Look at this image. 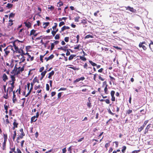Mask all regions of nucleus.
Wrapping results in <instances>:
<instances>
[{
	"mask_svg": "<svg viewBox=\"0 0 153 153\" xmlns=\"http://www.w3.org/2000/svg\"><path fill=\"white\" fill-rule=\"evenodd\" d=\"M143 44L146 45V42H140L139 45V46L140 48H142L145 51L146 50L147 48Z\"/></svg>",
	"mask_w": 153,
	"mask_h": 153,
	"instance_id": "obj_1",
	"label": "nucleus"
},
{
	"mask_svg": "<svg viewBox=\"0 0 153 153\" xmlns=\"http://www.w3.org/2000/svg\"><path fill=\"white\" fill-rule=\"evenodd\" d=\"M85 79V78L84 76L81 77L80 78H78L76 79L74 81V83H76L79 82L80 81H83Z\"/></svg>",
	"mask_w": 153,
	"mask_h": 153,
	"instance_id": "obj_2",
	"label": "nucleus"
},
{
	"mask_svg": "<svg viewBox=\"0 0 153 153\" xmlns=\"http://www.w3.org/2000/svg\"><path fill=\"white\" fill-rule=\"evenodd\" d=\"M33 83H31V87H30V90L29 91V92H28V93H27V94L25 96V97H27L29 94H30V93H31V91H32V90L33 89Z\"/></svg>",
	"mask_w": 153,
	"mask_h": 153,
	"instance_id": "obj_3",
	"label": "nucleus"
},
{
	"mask_svg": "<svg viewBox=\"0 0 153 153\" xmlns=\"http://www.w3.org/2000/svg\"><path fill=\"white\" fill-rule=\"evenodd\" d=\"M126 10H128L131 12H135L136 11L133 8L129 6L127 7H126Z\"/></svg>",
	"mask_w": 153,
	"mask_h": 153,
	"instance_id": "obj_4",
	"label": "nucleus"
},
{
	"mask_svg": "<svg viewBox=\"0 0 153 153\" xmlns=\"http://www.w3.org/2000/svg\"><path fill=\"white\" fill-rule=\"evenodd\" d=\"M25 26L28 28H29L31 27V24L29 22H25L24 23Z\"/></svg>",
	"mask_w": 153,
	"mask_h": 153,
	"instance_id": "obj_5",
	"label": "nucleus"
},
{
	"mask_svg": "<svg viewBox=\"0 0 153 153\" xmlns=\"http://www.w3.org/2000/svg\"><path fill=\"white\" fill-rule=\"evenodd\" d=\"M54 71H52L49 74V76L48 78L50 79L51 78V76L54 75Z\"/></svg>",
	"mask_w": 153,
	"mask_h": 153,
	"instance_id": "obj_6",
	"label": "nucleus"
},
{
	"mask_svg": "<svg viewBox=\"0 0 153 153\" xmlns=\"http://www.w3.org/2000/svg\"><path fill=\"white\" fill-rule=\"evenodd\" d=\"M3 80L4 82H5L6 80L8 79L7 76L5 74H3Z\"/></svg>",
	"mask_w": 153,
	"mask_h": 153,
	"instance_id": "obj_7",
	"label": "nucleus"
},
{
	"mask_svg": "<svg viewBox=\"0 0 153 153\" xmlns=\"http://www.w3.org/2000/svg\"><path fill=\"white\" fill-rule=\"evenodd\" d=\"M36 117H35V116H34L31 118L30 122L31 123L36 121L37 119H36Z\"/></svg>",
	"mask_w": 153,
	"mask_h": 153,
	"instance_id": "obj_8",
	"label": "nucleus"
},
{
	"mask_svg": "<svg viewBox=\"0 0 153 153\" xmlns=\"http://www.w3.org/2000/svg\"><path fill=\"white\" fill-rule=\"evenodd\" d=\"M36 82H37L38 83H39V80L37 79L36 77H35L33 80V82H31V83H33V85H34V83Z\"/></svg>",
	"mask_w": 153,
	"mask_h": 153,
	"instance_id": "obj_9",
	"label": "nucleus"
},
{
	"mask_svg": "<svg viewBox=\"0 0 153 153\" xmlns=\"http://www.w3.org/2000/svg\"><path fill=\"white\" fill-rule=\"evenodd\" d=\"M16 65H15L14 69L10 73L11 74H14V73H16V72L17 71V70L16 69Z\"/></svg>",
	"mask_w": 153,
	"mask_h": 153,
	"instance_id": "obj_10",
	"label": "nucleus"
},
{
	"mask_svg": "<svg viewBox=\"0 0 153 153\" xmlns=\"http://www.w3.org/2000/svg\"><path fill=\"white\" fill-rule=\"evenodd\" d=\"M16 76V74H14L13 75H10V77L12 82H15L16 80L15 76Z\"/></svg>",
	"mask_w": 153,
	"mask_h": 153,
	"instance_id": "obj_11",
	"label": "nucleus"
},
{
	"mask_svg": "<svg viewBox=\"0 0 153 153\" xmlns=\"http://www.w3.org/2000/svg\"><path fill=\"white\" fill-rule=\"evenodd\" d=\"M70 29V27L68 26H64L62 27V31H64L66 29Z\"/></svg>",
	"mask_w": 153,
	"mask_h": 153,
	"instance_id": "obj_12",
	"label": "nucleus"
},
{
	"mask_svg": "<svg viewBox=\"0 0 153 153\" xmlns=\"http://www.w3.org/2000/svg\"><path fill=\"white\" fill-rule=\"evenodd\" d=\"M76 56V55L71 54L69 57L68 60H71L72 59H73V58Z\"/></svg>",
	"mask_w": 153,
	"mask_h": 153,
	"instance_id": "obj_13",
	"label": "nucleus"
},
{
	"mask_svg": "<svg viewBox=\"0 0 153 153\" xmlns=\"http://www.w3.org/2000/svg\"><path fill=\"white\" fill-rule=\"evenodd\" d=\"M16 120L15 119L14 120V122L13 123V125L14 127H16V128H17L18 127V123L16 122Z\"/></svg>",
	"mask_w": 153,
	"mask_h": 153,
	"instance_id": "obj_14",
	"label": "nucleus"
},
{
	"mask_svg": "<svg viewBox=\"0 0 153 153\" xmlns=\"http://www.w3.org/2000/svg\"><path fill=\"white\" fill-rule=\"evenodd\" d=\"M14 88V86H11V87H9L8 88V91H9V92H12L13 91Z\"/></svg>",
	"mask_w": 153,
	"mask_h": 153,
	"instance_id": "obj_15",
	"label": "nucleus"
},
{
	"mask_svg": "<svg viewBox=\"0 0 153 153\" xmlns=\"http://www.w3.org/2000/svg\"><path fill=\"white\" fill-rule=\"evenodd\" d=\"M12 100L13 103H15V102L17 101L16 98V95L15 94H14V95H13Z\"/></svg>",
	"mask_w": 153,
	"mask_h": 153,
	"instance_id": "obj_16",
	"label": "nucleus"
},
{
	"mask_svg": "<svg viewBox=\"0 0 153 153\" xmlns=\"http://www.w3.org/2000/svg\"><path fill=\"white\" fill-rule=\"evenodd\" d=\"M50 23L49 22H44L43 23V25H45L44 26V28H46L49 25Z\"/></svg>",
	"mask_w": 153,
	"mask_h": 153,
	"instance_id": "obj_17",
	"label": "nucleus"
},
{
	"mask_svg": "<svg viewBox=\"0 0 153 153\" xmlns=\"http://www.w3.org/2000/svg\"><path fill=\"white\" fill-rule=\"evenodd\" d=\"M13 6V4L10 3H8L6 7L8 8H10L12 7Z\"/></svg>",
	"mask_w": 153,
	"mask_h": 153,
	"instance_id": "obj_18",
	"label": "nucleus"
},
{
	"mask_svg": "<svg viewBox=\"0 0 153 153\" xmlns=\"http://www.w3.org/2000/svg\"><path fill=\"white\" fill-rule=\"evenodd\" d=\"M126 147L125 146H123L122 147V152L123 153H124L126 149Z\"/></svg>",
	"mask_w": 153,
	"mask_h": 153,
	"instance_id": "obj_19",
	"label": "nucleus"
},
{
	"mask_svg": "<svg viewBox=\"0 0 153 153\" xmlns=\"http://www.w3.org/2000/svg\"><path fill=\"white\" fill-rule=\"evenodd\" d=\"M79 59L83 61H85L86 60V58L84 56H80Z\"/></svg>",
	"mask_w": 153,
	"mask_h": 153,
	"instance_id": "obj_20",
	"label": "nucleus"
},
{
	"mask_svg": "<svg viewBox=\"0 0 153 153\" xmlns=\"http://www.w3.org/2000/svg\"><path fill=\"white\" fill-rule=\"evenodd\" d=\"M36 31V30H35L33 29L30 32V35L31 36L32 35H33V34H34L35 33Z\"/></svg>",
	"mask_w": 153,
	"mask_h": 153,
	"instance_id": "obj_21",
	"label": "nucleus"
},
{
	"mask_svg": "<svg viewBox=\"0 0 153 153\" xmlns=\"http://www.w3.org/2000/svg\"><path fill=\"white\" fill-rule=\"evenodd\" d=\"M89 63L93 66H97V64L94 62H93L92 61L89 60Z\"/></svg>",
	"mask_w": 153,
	"mask_h": 153,
	"instance_id": "obj_22",
	"label": "nucleus"
},
{
	"mask_svg": "<svg viewBox=\"0 0 153 153\" xmlns=\"http://www.w3.org/2000/svg\"><path fill=\"white\" fill-rule=\"evenodd\" d=\"M16 129L14 132V134H13V141L15 139V138L16 135Z\"/></svg>",
	"mask_w": 153,
	"mask_h": 153,
	"instance_id": "obj_23",
	"label": "nucleus"
},
{
	"mask_svg": "<svg viewBox=\"0 0 153 153\" xmlns=\"http://www.w3.org/2000/svg\"><path fill=\"white\" fill-rule=\"evenodd\" d=\"M15 16V14L13 13H11L9 15V18L10 19L11 18H13Z\"/></svg>",
	"mask_w": 153,
	"mask_h": 153,
	"instance_id": "obj_24",
	"label": "nucleus"
},
{
	"mask_svg": "<svg viewBox=\"0 0 153 153\" xmlns=\"http://www.w3.org/2000/svg\"><path fill=\"white\" fill-rule=\"evenodd\" d=\"M90 38H93V36L90 34L88 35L85 36V39H88Z\"/></svg>",
	"mask_w": 153,
	"mask_h": 153,
	"instance_id": "obj_25",
	"label": "nucleus"
},
{
	"mask_svg": "<svg viewBox=\"0 0 153 153\" xmlns=\"http://www.w3.org/2000/svg\"><path fill=\"white\" fill-rule=\"evenodd\" d=\"M15 146H14L13 148H11V147H10V149L11 150V151H12L13 152L15 153H16L17 152L16 151H15Z\"/></svg>",
	"mask_w": 153,
	"mask_h": 153,
	"instance_id": "obj_26",
	"label": "nucleus"
},
{
	"mask_svg": "<svg viewBox=\"0 0 153 153\" xmlns=\"http://www.w3.org/2000/svg\"><path fill=\"white\" fill-rule=\"evenodd\" d=\"M57 6L58 7H61V6H62L63 5V3L62 1H60L59 2L57 3Z\"/></svg>",
	"mask_w": 153,
	"mask_h": 153,
	"instance_id": "obj_27",
	"label": "nucleus"
},
{
	"mask_svg": "<svg viewBox=\"0 0 153 153\" xmlns=\"http://www.w3.org/2000/svg\"><path fill=\"white\" fill-rule=\"evenodd\" d=\"M16 41H18L19 42H20L21 43L23 42L22 41H20L18 40H16L13 42V45L14 47L15 46H16L15 43V42H16Z\"/></svg>",
	"mask_w": 153,
	"mask_h": 153,
	"instance_id": "obj_28",
	"label": "nucleus"
},
{
	"mask_svg": "<svg viewBox=\"0 0 153 153\" xmlns=\"http://www.w3.org/2000/svg\"><path fill=\"white\" fill-rule=\"evenodd\" d=\"M41 85H39L38 86L35 85L34 87V89L35 90H36L38 88H41Z\"/></svg>",
	"mask_w": 153,
	"mask_h": 153,
	"instance_id": "obj_29",
	"label": "nucleus"
},
{
	"mask_svg": "<svg viewBox=\"0 0 153 153\" xmlns=\"http://www.w3.org/2000/svg\"><path fill=\"white\" fill-rule=\"evenodd\" d=\"M7 47L4 50V51L5 52V53L6 55H7L10 53V51H6V50L7 49Z\"/></svg>",
	"mask_w": 153,
	"mask_h": 153,
	"instance_id": "obj_30",
	"label": "nucleus"
},
{
	"mask_svg": "<svg viewBox=\"0 0 153 153\" xmlns=\"http://www.w3.org/2000/svg\"><path fill=\"white\" fill-rule=\"evenodd\" d=\"M47 71L46 70H45L43 72H42L41 74V75L42 76H44L45 74H46V73H47Z\"/></svg>",
	"mask_w": 153,
	"mask_h": 153,
	"instance_id": "obj_31",
	"label": "nucleus"
},
{
	"mask_svg": "<svg viewBox=\"0 0 153 153\" xmlns=\"http://www.w3.org/2000/svg\"><path fill=\"white\" fill-rule=\"evenodd\" d=\"M59 36H60V34H56V35L55 36V39H59V37H60Z\"/></svg>",
	"mask_w": 153,
	"mask_h": 153,
	"instance_id": "obj_32",
	"label": "nucleus"
},
{
	"mask_svg": "<svg viewBox=\"0 0 153 153\" xmlns=\"http://www.w3.org/2000/svg\"><path fill=\"white\" fill-rule=\"evenodd\" d=\"M54 57V56L53 55V54H52L51 55L49 56L48 57V58L49 60L51 59H53V58Z\"/></svg>",
	"mask_w": 153,
	"mask_h": 153,
	"instance_id": "obj_33",
	"label": "nucleus"
},
{
	"mask_svg": "<svg viewBox=\"0 0 153 153\" xmlns=\"http://www.w3.org/2000/svg\"><path fill=\"white\" fill-rule=\"evenodd\" d=\"M108 86V85H106V86H105V88H104V92H105V93L106 94H108V92H107V91H108V88H107V86Z\"/></svg>",
	"mask_w": 153,
	"mask_h": 153,
	"instance_id": "obj_34",
	"label": "nucleus"
},
{
	"mask_svg": "<svg viewBox=\"0 0 153 153\" xmlns=\"http://www.w3.org/2000/svg\"><path fill=\"white\" fill-rule=\"evenodd\" d=\"M144 128V127L142 126L138 129V131L140 132L142 130H143V129Z\"/></svg>",
	"mask_w": 153,
	"mask_h": 153,
	"instance_id": "obj_35",
	"label": "nucleus"
},
{
	"mask_svg": "<svg viewBox=\"0 0 153 153\" xmlns=\"http://www.w3.org/2000/svg\"><path fill=\"white\" fill-rule=\"evenodd\" d=\"M79 19L80 17L79 16H77L74 19L75 21L76 22H78Z\"/></svg>",
	"mask_w": 153,
	"mask_h": 153,
	"instance_id": "obj_36",
	"label": "nucleus"
},
{
	"mask_svg": "<svg viewBox=\"0 0 153 153\" xmlns=\"http://www.w3.org/2000/svg\"><path fill=\"white\" fill-rule=\"evenodd\" d=\"M65 24V23L64 22H60L59 24V27H61L63 25H64Z\"/></svg>",
	"mask_w": 153,
	"mask_h": 153,
	"instance_id": "obj_37",
	"label": "nucleus"
},
{
	"mask_svg": "<svg viewBox=\"0 0 153 153\" xmlns=\"http://www.w3.org/2000/svg\"><path fill=\"white\" fill-rule=\"evenodd\" d=\"M44 56H45V55H44L43 56V55H40V60L41 61V62H43V57H44Z\"/></svg>",
	"mask_w": 153,
	"mask_h": 153,
	"instance_id": "obj_38",
	"label": "nucleus"
},
{
	"mask_svg": "<svg viewBox=\"0 0 153 153\" xmlns=\"http://www.w3.org/2000/svg\"><path fill=\"white\" fill-rule=\"evenodd\" d=\"M55 45L53 43H51V50H52L54 47Z\"/></svg>",
	"mask_w": 153,
	"mask_h": 153,
	"instance_id": "obj_39",
	"label": "nucleus"
},
{
	"mask_svg": "<svg viewBox=\"0 0 153 153\" xmlns=\"http://www.w3.org/2000/svg\"><path fill=\"white\" fill-rule=\"evenodd\" d=\"M89 101L90 102V100H89ZM87 105L89 108H91V103L90 102H87Z\"/></svg>",
	"mask_w": 153,
	"mask_h": 153,
	"instance_id": "obj_40",
	"label": "nucleus"
},
{
	"mask_svg": "<svg viewBox=\"0 0 153 153\" xmlns=\"http://www.w3.org/2000/svg\"><path fill=\"white\" fill-rule=\"evenodd\" d=\"M21 72V71H20V69H19V70H18L16 72V73H15V74H16V75H18L19 74H20Z\"/></svg>",
	"mask_w": 153,
	"mask_h": 153,
	"instance_id": "obj_41",
	"label": "nucleus"
},
{
	"mask_svg": "<svg viewBox=\"0 0 153 153\" xmlns=\"http://www.w3.org/2000/svg\"><path fill=\"white\" fill-rule=\"evenodd\" d=\"M67 17H62V18H59V21H62V20H65L67 19Z\"/></svg>",
	"mask_w": 153,
	"mask_h": 153,
	"instance_id": "obj_42",
	"label": "nucleus"
},
{
	"mask_svg": "<svg viewBox=\"0 0 153 153\" xmlns=\"http://www.w3.org/2000/svg\"><path fill=\"white\" fill-rule=\"evenodd\" d=\"M148 120L145 121L142 126L144 127L146 125L147 123H148Z\"/></svg>",
	"mask_w": 153,
	"mask_h": 153,
	"instance_id": "obj_43",
	"label": "nucleus"
},
{
	"mask_svg": "<svg viewBox=\"0 0 153 153\" xmlns=\"http://www.w3.org/2000/svg\"><path fill=\"white\" fill-rule=\"evenodd\" d=\"M80 46V45H78L76 47L74 48V49L76 50H79Z\"/></svg>",
	"mask_w": 153,
	"mask_h": 153,
	"instance_id": "obj_44",
	"label": "nucleus"
},
{
	"mask_svg": "<svg viewBox=\"0 0 153 153\" xmlns=\"http://www.w3.org/2000/svg\"><path fill=\"white\" fill-rule=\"evenodd\" d=\"M69 37H65L64 39L65 41L66 42H68L69 41Z\"/></svg>",
	"mask_w": 153,
	"mask_h": 153,
	"instance_id": "obj_45",
	"label": "nucleus"
},
{
	"mask_svg": "<svg viewBox=\"0 0 153 153\" xmlns=\"http://www.w3.org/2000/svg\"><path fill=\"white\" fill-rule=\"evenodd\" d=\"M50 88L48 84H47L46 85V89L47 91H49V90Z\"/></svg>",
	"mask_w": 153,
	"mask_h": 153,
	"instance_id": "obj_46",
	"label": "nucleus"
},
{
	"mask_svg": "<svg viewBox=\"0 0 153 153\" xmlns=\"http://www.w3.org/2000/svg\"><path fill=\"white\" fill-rule=\"evenodd\" d=\"M152 126V125L151 124H149L147 126L146 128L149 130L150 128Z\"/></svg>",
	"mask_w": 153,
	"mask_h": 153,
	"instance_id": "obj_47",
	"label": "nucleus"
},
{
	"mask_svg": "<svg viewBox=\"0 0 153 153\" xmlns=\"http://www.w3.org/2000/svg\"><path fill=\"white\" fill-rule=\"evenodd\" d=\"M115 94V91H112L111 92V96H114Z\"/></svg>",
	"mask_w": 153,
	"mask_h": 153,
	"instance_id": "obj_48",
	"label": "nucleus"
},
{
	"mask_svg": "<svg viewBox=\"0 0 153 153\" xmlns=\"http://www.w3.org/2000/svg\"><path fill=\"white\" fill-rule=\"evenodd\" d=\"M132 110L129 109L127 111V113L128 114H129L131 113H132Z\"/></svg>",
	"mask_w": 153,
	"mask_h": 153,
	"instance_id": "obj_49",
	"label": "nucleus"
},
{
	"mask_svg": "<svg viewBox=\"0 0 153 153\" xmlns=\"http://www.w3.org/2000/svg\"><path fill=\"white\" fill-rule=\"evenodd\" d=\"M108 112L109 114H110L112 115H115V113H112L110 109L108 111Z\"/></svg>",
	"mask_w": 153,
	"mask_h": 153,
	"instance_id": "obj_50",
	"label": "nucleus"
},
{
	"mask_svg": "<svg viewBox=\"0 0 153 153\" xmlns=\"http://www.w3.org/2000/svg\"><path fill=\"white\" fill-rule=\"evenodd\" d=\"M54 24L55 25L52 27V28L53 29V30L56 29V28L57 26V24L56 23H55Z\"/></svg>",
	"mask_w": 153,
	"mask_h": 153,
	"instance_id": "obj_51",
	"label": "nucleus"
},
{
	"mask_svg": "<svg viewBox=\"0 0 153 153\" xmlns=\"http://www.w3.org/2000/svg\"><path fill=\"white\" fill-rule=\"evenodd\" d=\"M77 39V42H76V43H77L78 42L79 40V35H77L76 37Z\"/></svg>",
	"mask_w": 153,
	"mask_h": 153,
	"instance_id": "obj_52",
	"label": "nucleus"
},
{
	"mask_svg": "<svg viewBox=\"0 0 153 153\" xmlns=\"http://www.w3.org/2000/svg\"><path fill=\"white\" fill-rule=\"evenodd\" d=\"M105 101L106 102V103L108 104H109L110 103V101L109 99H107L106 100H105Z\"/></svg>",
	"mask_w": 153,
	"mask_h": 153,
	"instance_id": "obj_53",
	"label": "nucleus"
},
{
	"mask_svg": "<svg viewBox=\"0 0 153 153\" xmlns=\"http://www.w3.org/2000/svg\"><path fill=\"white\" fill-rule=\"evenodd\" d=\"M66 88H61L58 90V91H65V90H66Z\"/></svg>",
	"mask_w": 153,
	"mask_h": 153,
	"instance_id": "obj_54",
	"label": "nucleus"
},
{
	"mask_svg": "<svg viewBox=\"0 0 153 153\" xmlns=\"http://www.w3.org/2000/svg\"><path fill=\"white\" fill-rule=\"evenodd\" d=\"M62 92H60L58 93V99L60 98L62 95Z\"/></svg>",
	"mask_w": 153,
	"mask_h": 153,
	"instance_id": "obj_55",
	"label": "nucleus"
},
{
	"mask_svg": "<svg viewBox=\"0 0 153 153\" xmlns=\"http://www.w3.org/2000/svg\"><path fill=\"white\" fill-rule=\"evenodd\" d=\"M51 33L53 36H54L56 33L55 31L52 30L51 32Z\"/></svg>",
	"mask_w": 153,
	"mask_h": 153,
	"instance_id": "obj_56",
	"label": "nucleus"
},
{
	"mask_svg": "<svg viewBox=\"0 0 153 153\" xmlns=\"http://www.w3.org/2000/svg\"><path fill=\"white\" fill-rule=\"evenodd\" d=\"M6 143H3V149L5 150L6 148Z\"/></svg>",
	"mask_w": 153,
	"mask_h": 153,
	"instance_id": "obj_57",
	"label": "nucleus"
},
{
	"mask_svg": "<svg viewBox=\"0 0 153 153\" xmlns=\"http://www.w3.org/2000/svg\"><path fill=\"white\" fill-rule=\"evenodd\" d=\"M87 66H88V64H87V63H85L83 66L84 68L87 69Z\"/></svg>",
	"mask_w": 153,
	"mask_h": 153,
	"instance_id": "obj_58",
	"label": "nucleus"
},
{
	"mask_svg": "<svg viewBox=\"0 0 153 153\" xmlns=\"http://www.w3.org/2000/svg\"><path fill=\"white\" fill-rule=\"evenodd\" d=\"M114 47L117 50H121L122 49L121 48L117 46H114Z\"/></svg>",
	"mask_w": 153,
	"mask_h": 153,
	"instance_id": "obj_59",
	"label": "nucleus"
},
{
	"mask_svg": "<svg viewBox=\"0 0 153 153\" xmlns=\"http://www.w3.org/2000/svg\"><path fill=\"white\" fill-rule=\"evenodd\" d=\"M16 153H22V152L19 148H17L16 150Z\"/></svg>",
	"mask_w": 153,
	"mask_h": 153,
	"instance_id": "obj_60",
	"label": "nucleus"
},
{
	"mask_svg": "<svg viewBox=\"0 0 153 153\" xmlns=\"http://www.w3.org/2000/svg\"><path fill=\"white\" fill-rule=\"evenodd\" d=\"M44 69V67H43L40 68L39 69V72H42Z\"/></svg>",
	"mask_w": 153,
	"mask_h": 153,
	"instance_id": "obj_61",
	"label": "nucleus"
},
{
	"mask_svg": "<svg viewBox=\"0 0 153 153\" xmlns=\"http://www.w3.org/2000/svg\"><path fill=\"white\" fill-rule=\"evenodd\" d=\"M56 94V92L55 91L52 92L51 93V97H53Z\"/></svg>",
	"mask_w": 153,
	"mask_h": 153,
	"instance_id": "obj_62",
	"label": "nucleus"
},
{
	"mask_svg": "<svg viewBox=\"0 0 153 153\" xmlns=\"http://www.w3.org/2000/svg\"><path fill=\"white\" fill-rule=\"evenodd\" d=\"M14 48L16 51H18L19 50V48L16 46H15L14 47Z\"/></svg>",
	"mask_w": 153,
	"mask_h": 153,
	"instance_id": "obj_63",
	"label": "nucleus"
},
{
	"mask_svg": "<svg viewBox=\"0 0 153 153\" xmlns=\"http://www.w3.org/2000/svg\"><path fill=\"white\" fill-rule=\"evenodd\" d=\"M48 9L51 10H53L54 9V7L53 6H51V7H48Z\"/></svg>",
	"mask_w": 153,
	"mask_h": 153,
	"instance_id": "obj_64",
	"label": "nucleus"
}]
</instances>
